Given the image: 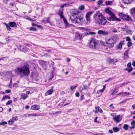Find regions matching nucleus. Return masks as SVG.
Segmentation results:
<instances>
[{"instance_id":"obj_19","label":"nucleus","mask_w":135,"mask_h":135,"mask_svg":"<svg viewBox=\"0 0 135 135\" xmlns=\"http://www.w3.org/2000/svg\"><path fill=\"white\" fill-rule=\"evenodd\" d=\"M133 0H123V2L124 4H129L131 3Z\"/></svg>"},{"instance_id":"obj_15","label":"nucleus","mask_w":135,"mask_h":135,"mask_svg":"<svg viewBox=\"0 0 135 135\" xmlns=\"http://www.w3.org/2000/svg\"><path fill=\"white\" fill-rule=\"evenodd\" d=\"M63 9H60L59 12L58 13V14L60 16L61 18H63L64 19V16L63 15Z\"/></svg>"},{"instance_id":"obj_63","label":"nucleus","mask_w":135,"mask_h":135,"mask_svg":"<svg viewBox=\"0 0 135 135\" xmlns=\"http://www.w3.org/2000/svg\"><path fill=\"white\" fill-rule=\"evenodd\" d=\"M30 91H27L26 92V94L27 95L28 94H30Z\"/></svg>"},{"instance_id":"obj_48","label":"nucleus","mask_w":135,"mask_h":135,"mask_svg":"<svg viewBox=\"0 0 135 135\" xmlns=\"http://www.w3.org/2000/svg\"><path fill=\"white\" fill-rule=\"evenodd\" d=\"M127 67H128L129 68H131V62H129L128 63L127 65Z\"/></svg>"},{"instance_id":"obj_10","label":"nucleus","mask_w":135,"mask_h":135,"mask_svg":"<svg viewBox=\"0 0 135 135\" xmlns=\"http://www.w3.org/2000/svg\"><path fill=\"white\" fill-rule=\"evenodd\" d=\"M54 87V86L52 87L51 89L48 90L45 93V95L47 96L52 94V93L53 88Z\"/></svg>"},{"instance_id":"obj_14","label":"nucleus","mask_w":135,"mask_h":135,"mask_svg":"<svg viewBox=\"0 0 135 135\" xmlns=\"http://www.w3.org/2000/svg\"><path fill=\"white\" fill-rule=\"evenodd\" d=\"M108 60L109 62L113 63L118 61V59H112L109 58Z\"/></svg>"},{"instance_id":"obj_44","label":"nucleus","mask_w":135,"mask_h":135,"mask_svg":"<svg viewBox=\"0 0 135 135\" xmlns=\"http://www.w3.org/2000/svg\"><path fill=\"white\" fill-rule=\"evenodd\" d=\"M100 14H102V13H99V11H97L96 12V13L94 15L95 16H94V17H95L96 16H97V17H98V16Z\"/></svg>"},{"instance_id":"obj_52","label":"nucleus","mask_w":135,"mask_h":135,"mask_svg":"<svg viewBox=\"0 0 135 135\" xmlns=\"http://www.w3.org/2000/svg\"><path fill=\"white\" fill-rule=\"evenodd\" d=\"M128 50H127L124 53V55L126 56H128Z\"/></svg>"},{"instance_id":"obj_7","label":"nucleus","mask_w":135,"mask_h":135,"mask_svg":"<svg viewBox=\"0 0 135 135\" xmlns=\"http://www.w3.org/2000/svg\"><path fill=\"white\" fill-rule=\"evenodd\" d=\"M120 115H118L115 117L113 118V119L114 122H116V123H118L120 121Z\"/></svg>"},{"instance_id":"obj_51","label":"nucleus","mask_w":135,"mask_h":135,"mask_svg":"<svg viewBox=\"0 0 135 135\" xmlns=\"http://www.w3.org/2000/svg\"><path fill=\"white\" fill-rule=\"evenodd\" d=\"M133 70V68L132 67H131V68H129V69H128V73H130Z\"/></svg>"},{"instance_id":"obj_23","label":"nucleus","mask_w":135,"mask_h":135,"mask_svg":"<svg viewBox=\"0 0 135 135\" xmlns=\"http://www.w3.org/2000/svg\"><path fill=\"white\" fill-rule=\"evenodd\" d=\"M112 129L113 131L115 132H117L119 131V128L117 127H113V128Z\"/></svg>"},{"instance_id":"obj_41","label":"nucleus","mask_w":135,"mask_h":135,"mask_svg":"<svg viewBox=\"0 0 135 135\" xmlns=\"http://www.w3.org/2000/svg\"><path fill=\"white\" fill-rule=\"evenodd\" d=\"M12 103V101L11 100L8 101L6 103V105H8L11 104Z\"/></svg>"},{"instance_id":"obj_29","label":"nucleus","mask_w":135,"mask_h":135,"mask_svg":"<svg viewBox=\"0 0 135 135\" xmlns=\"http://www.w3.org/2000/svg\"><path fill=\"white\" fill-rule=\"evenodd\" d=\"M130 12L131 14L132 15L135 14V7L131 9Z\"/></svg>"},{"instance_id":"obj_17","label":"nucleus","mask_w":135,"mask_h":135,"mask_svg":"<svg viewBox=\"0 0 135 135\" xmlns=\"http://www.w3.org/2000/svg\"><path fill=\"white\" fill-rule=\"evenodd\" d=\"M31 109L33 110H38L39 109V107L38 105H34L31 107Z\"/></svg>"},{"instance_id":"obj_49","label":"nucleus","mask_w":135,"mask_h":135,"mask_svg":"<svg viewBox=\"0 0 135 135\" xmlns=\"http://www.w3.org/2000/svg\"><path fill=\"white\" fill-rule=\"evenodd\" d=\"M132 45V44L130 41L128 42L127 44V45L128 47H130Z\"/></svg>"},{"instance_id":"obj_53","label":"nucleus","mask_w":135,"mask_h":135,"mask_svg":"<svg viewBox=\"0 0 135 135\" xmlns=\"http://www.w3.org/2000/svg\"><path fill=\"white\" fill-rule=\"evenodd\" d=\"M11 91L10 89L7 90L5 91V93H11Z\"/></svg>"},{"instance_id":"obj_13","label":"nucleus","mask_w":135,"mask_h":135,"mask_svg":"<svg viewBox=\"0 0 135 135\" xmlns=\"http://www.w3.org/2000/svg\"><path fill=\"white\" fill-rule=\"evenodd\" d=\"M42 22L45 23H50V18L49 17H48L47 18H44L42 20Z\"/></svg>"},{"instance_id":"obj_54","label":"nucleus","mask_w":135,"mask_h":135,"mask_svg":"<svg viewBox=\"0 0 135 135\" xmlns=\"http://www.w3.org/2000/svg\"><path fill=\"white\" fill-rule=\"evenodd\" d=\"M127 33L129 34H132V31L130 30H128L127 31Z\"/></svg>"},{"instance_id":"obj_56","label":"nucleus","mask_w":135,"mask_h":135,"mask_svg":"<svg viewBox=\"0 0 135 135\" xmlns=\"http://www.w3.org/2000/svg\"><path fill=\"white\" fill-rule=\"evenodd\" d=\"M114 93L115 94L117 92H118V89H115L114 90H113Z\"/></svg>"},{"instance_id":"obj_38","label":"nucleus","mask_w":135,"mask_h":135,"mask_svg":"<svg viewBox=\"0 0 135 135\" xmlns=\"http://www.w3.org/2000/svg\"><path fill=\"white\" fill-rule=\"evenodd\" d=\"M12 119H13V120L14 121H17L18 120V117L17 116H15L13 117L12 118Z\"/></svg>"},{"instance_id":"obj_61","label":"nucleus","mask_w":135,"mask_h":135,"mask_svg":"<svg viewBox=\"0 0 135 135\" xmlns=\"http://www.w3.org/2000/svg\"><path fill=\"white\" fill-rule=\"evenodd\" d=\"M108 132L110 133H112L113 132L112 130H109L108 131Z\"/></svg>"},{"instance_id":"obj_47","label":"nucleus","mask_w":135,"mask_h":135,"mask_svg":"<svg viewBox=\"0 0 135 135\" xmlns=\"http://www.w3.org/2000/svg\"><path fill=\"white\" fill-rule=\"evenodd\" d=\"M7 124V123L5 122H3L0 123V125H4Z\"/></svg>"},{"instance_id":"obj_27","label":"nucleus","mask_w":135,"mask_h":135,"mask_svg":"<svg viewBox=\"0 0 135 135\" xmlns=\"http://www.w3.org/2000/svg\"><path fill=\"white\" fill-rule=\"evenodd\" d=\"M27 116L28 117H36L38 116V115L36 113L28 114Z\"/></svg>"},{"instance_id":"obj_24","label":"nucleus","mask_w":135,"mask_h":135,"mask_svg":"<svg viewBox=\"0 0 135 135\" xmlns=\"http://www.w3.org/2000/svg\"><path fill=\"white\" fill-rule=\"evenodd\" d=\"M122 41H121L119 43L117 46V49H120L122 48Z\"/></svg>"},{"instance_id":"obj_39","label":"nucleus","mask_w":135,"mask_h":135,"mask_svg":"<svg viewBox=\"0 0 135 135\" xmlns=\"http://www.w3.org/2000/svg\"><path fill=\"white\" fill-rule=\"evenodd\" d=\"M105 3L106 5H109L111 4H112V2L111 1H108L105 2Z\"/></svg>"},{"instance_id":"obj_42","label":"nucleus","mask_w":135,"mask_h":135,"mask_svg":"<svg viewBox=\"0 0 135 135\" xmlns=\"http://www.w3.org/2000/svg\"><path fill=\"white\" fill-rule=\"evenodd\" d=\"M93 13V12L92 11H91L88 12L86 15L90 17L91 15Z\"/></svg>"},{"instance_id":"obj_28","label":"nucleus","mask_w":135,"mask_h":135,"mask_svg":"<svg viewBox=\"0 0 135 135\" xmlns=\"http://www.w3.org/2000/svg\"><path fill=\"white\" fill-rule=\"evenodd\" d=\"M95 109L96 110L100 113H102L103 112V111L101 108H100L99 107H95Z\"/></svg>"},{"instance_id":"obj_55","label":"nucleus","mask_w":135,"mask_h":135,"mask_svg":"<svg viewBox=\"0 0 135 135\" xmlns=\"http://www.w3.org/2000/svg\"><path fill=\"white\" fill-rule=\"evenodd\" d=\"M126 41H127L129 42L130 41H131V39H130V38L128 37H126Z\"/></svg>"},{"instance_id":"obj_11","label":"nucleus","mask_w":135,"mask_h":135,"mask_svg":"<svg viewBox=\"0 0 135 135\" xmlns=\"http://www.w3.org/2000/svg\"><path fill=\"white\" fill-rule=\"evenodd\" d=\"M122 19L123 20L129 21H131L132 20L131 17L129 16L125 15H124Z\"/></svg>"},{"instance_id":"obj_9","label":"nucleus","mask_w":135,"mask_h":135,"mask_svg":"<svg viewBox=\"0 0 135 135\" xmlns=\"http://www.w3.org/2000/svg\"><path fill=\"white\" fill-rule=\"evenodd\" d=\"M20 49L22 52H26L28 51V49L26 47L23 46H20Z\"/></svg>"},{"instance_id":"obj_40","label":"nucleus","mask_w":135,"mask_h":135,"mask_svg":"<svg viewBox=\"0 0 135 135\" xmlns=\"http://www.w3.org/2000/svg\"><path fill=\"white\" fill-rule=\"evenodd\" d=\"M31 31H36L37 30L36 29L33 27H31L29 29Z\"/></svg>"},{"instance_id":"obj_43","label":"nucleus","mask_w":135,"mask_h":135,"mask_svg":"<svg viewBox=\"0 0 135 135\" xmlns=\"http://www.w3.org/2000/svg\"><path fill=\"white\" fill-rule=\"evenodd\" d=\"M78 86V85L77 84H76L75 85V86H72L70 87V89L71 90H73L76 87Z\"/></svg>"},{"instance_id":"obj_36","label":"nucleus","mask_w":135,"mask_h":135,"mask_svg":"<svg viewBox=\"0 0 135 135\" xmlns=\"http://www.w3.org/2000/svg\"><path fill=\"white\" fill-rule=\"evenodd\" d=\"M123 128L127 130L128 129V126L127 124H124V125Z\"/></svg>"},{"instance_id":"obj_45","label":"nucleus","mask_w":135,"mask_h":135,"mask_svg":"<svg viewBox=\"0 0 135 135\" xmlns=\"http://www.w3.org/2000/svg\"><path fill=\"white\" fill-rule=\"evenodd\" d=\"M26 19L27 20H29L30 21H34L36 20L32 19L31 18H30V17H28L26 18Z\"/></svg>"},{"instance_id":"obj_26","label":"nucleus","mask_w":135,"mask_h":135,"mask_svg":"<svg viewBox=\"0 0 135 135\" xmlns=\"http://www.w3.org/2000/svg\"><path fill=\"white\" fill-rule=\"evenodd\" d=\"M10 97H9L8 95H7L5 96H3L2 99V100H5L6 99H10Z\"/></svg>"},{"instance_id":"obj_35","label":"nucleus","mask_w":135,"mask_h":135,"mask_svg":"<svg viewBox=\"0 0 135 135\" xmlns=\"http://www.w3.org/2000/svg\"><path fill=\"white\" fill-rule=\"evenodd\" d=\"M14 122V121L12 118L8 121V123L9 125H12Z\"/></svg>"},{"instance_id":"obj_30","label":"nucleus","mask_w":135,"mask_h":135,"mask_svg":"<svg viewBox=\"0 0 135 135\" xmlns=\"http://www.w3.org/2000/svg\"><path fill=\"white\" fill-rule=\"evenodd\" d=\"M106 11L107 13H108L110 16L113 14L108 9H106Z\"/></svg>"},{"instance_id":"obj_20","label":"nucleus","mask_w":135,"mask_h":135,"mask_svg":"<svg viewBox=\"0 0 135 135\" xmlns=\"http://www.w3.org/2000/svg\"><path fill=\"white\" fill-rule=\"evenodd\" d=\"M28 97V96L25 93H22L21 95V99L25 100Z\"/></svg>"},{"instance_id":"obj_34","label":"nucleus","mask_w":135,"mask_h":135,"mask_svg":"<svg viewBox=\"0 0 135 135\" xmlns=\"http://www.w3.org/2000/svg\"><path fill=\"white\" fill-rule=\"evenodd\" d=\"M103 2V1L102 0H99L97 3V4L99 6H100V5Z\"/></svg>"},{"instance_id":"obj_60","label":"nucleus","mask_w":135,"mask_h":135,"mask_svg":"<svg viewBox=\"0 0 135 135\" xmlns=\"http://www.w3.org/2000/svg\"><path fill=\"white\" fill-rule=\"evenodd\" d=\"M79 36V37H78V38H79L80 39V38L81 37V35H80V34H77L76 35V36Z\"/></svg>"},{"instance_id":"obj_8","label":"nucleus","mask_w":135,"mask_h":135,"mask_svg":"<svg viewBox=\"0 0 135 135\" xmlns=\"http://www.w3.org/2000/svg\"><path fill=\"white\" fill-rule=\"evenodd\" d=\"M8 25L11 27H16L17 26L16 22H10L8 23Z\"/></svg>"},{"instance_id":"obj_5","label":"nucleus","mask_w":135,"mask_h":135,"mask_svg":"<svg viewBox=\"0 0 135 135\" xmlns=\"http://www.w3.org/2000/svg\"><path fill=\"white\" fill-rule=\"evenodd\" d=\"M98 41L95 38L91 39L89 43V46L90 48L96 49L98 46Z\"/></svg>"},{"instance_id":"obj_4","label":"nucleus","mask_w":135,"mask_h":135,"mask_svg":"<svg viewBox=\"0 0 135 135\" xmlns=\"http://www.w3.org/2000/svg\"><path fill=\"white\" fill-rule=\"evenodd\" d=\"M118 39V37L116 36H114L112 38L107 40L106 43L109 45L108 47L110 48H112L114 46L113 44L115 43Z\"/></svg>"},{"instance_id":"obj_12","label":"nucleus","mask_w":135,"mask_h":135,"mask_svg":"<svg viewBox=\"0 0 135 135\" xmlns=\"http://www.w3.org/2000/svg\"><path fill=\"white\" fill-rule=\"evenodd\" d=\"M98 33L99 34H102L105 35H108V32L107 31H105L103 30H99L98 32Z\"/></svg>"},{"instance_id":"obj_31","label":"nucleus","mask_w":135,"mask_h":135,"mask_svg":"<svg viewBox=\"0 0 135 135\" xmlns=\"http://www.w3.org/2000/svg\"><path fill=\"white\" fill-rule=\"evenodd\" d=\"M135 121L134 120H133L132 121V122L131 123V124L132 126H133L131 128L132 129L134 128H135V127L134 126L135 125Z\"/></svg>"},{"instance_id":"obj_3","label":"nucleus","mask_w":135,"mask_h":135,"mask_svg":"<svg viewBox=\"0 0 135 135\" xmlns=\"http://www.w3.org/2000/svg\"><path fill=\"white\" fill-rule=\"evenodd\" d=\"M95 19L96 22L100 26L104 25L107 22L105 17L102 14H100Z\"/></svg>"},{"instance_id":"obj_33","label":"nucleus","mask_w":135,"mask_h":135,"mask_svg":"<svg viewBox=\"0 0 135 135\" xmlns=\"http://www.w3.org/2000/svg\"><path fill=\"white\" fill-rule=\"evenodd\" d=\"M96 34V33L95 32H89V33H86L85 35H89V34H90L92 35H95Z\"/></svg>"},{"instance_id":"obj_62","label":"nucleus","mask_w":135,"mask_h":135,"mask_svg":"<svg viewBox=\"0 0 135 135\" xmlns=\"http://www.w3.org/2000/svg\"><path fill=\"white\" fill-rule=\"evenodd\" d=\"M132 65L133 66L135 67V61H134L132 62Z\"/></svg>"},{"instance_id":"obj_57","label":"nucleus","mask_w":135,"mask_h":135,"mask_svg":"<svg viewBox=\"0 0 135 135\" xmlns=\"http://www.w3.org/2000/svg\"><path fill=\"white\" fill-rule=\"evenodd\" d=\"M13 87H17L18 86V85L16 83H15L13 85Z\"/></svg>"},{"instance_id":"obj_50","label":"nucleus","mask_w":135,"mask_h":135,"mask_svg":"<svg viewBox=\"0 0 135 135\" xmlns=\"http://www.w3.org/2000/svg\"><path fill=\"white\" fill-rule=\"evenodd\" d=\"M32 26H37L39 28L41 27V26H39V25H36V24H35L34 23H32Z\"/></svg>"},{"instance_id":"obj_6","label":"nucleus","mask_w":135,"mask_h":135,"mask_svg":"<svg viewBox=\"0 0 135 135\" xmlns=\"http://www.w3.org/2000/svg\"><path fill=\"white\" fill-rule=\"evenodd\" d=\"M107 20L110 21H120V19L115 17L113 14L110 16L109 17H108L107 18Z\"/></svg>"},{"instance_id":"obj_59","label":"nucleus","mask_w":135,"mask_h":135,"mask_svg":"<svg viewBox=\"0 0 135 135\" xmlns=\"http://www.w3.org/2000/svg\"><path fill=\"white\" fill-rule=\"evenodd\" d=\"M110 93L112 95L114 94H115L114 93V92L113 90H111L110 91Z\"/></svg>"},{"instance_id":"obj_21","label":"nucleus","mask_w":135,"mask_h":135,"mask_svg":"<svg viewBox=\"0 0 135 135\" xmlns=\"http://www.w3.org/2000/svg\"><path fill=\"white\" fill-rule=\"evenodd\" d=\"M88 88V87L86 85H83V88H82V87H80L79 88V90L81 92H82L83 90H86Z\"/></svg>"},{"instance_id":"obj_16","label":"nucleus","mask_w":135,"mask_h":135,"mask_svg":"<svg viewBox=\"0 0 135 135\" xmlns=\"http://www.w3.org/2000/svg\"><path fill=\"white\" fill-rule=\"evenodd\" d=\"M31 77L33 80L37 81L38 79V77L37 75L35 74H34L31 75Z\"/></svg>"},{"instance_id":"obj_25","label":"nucleus","mask_w":135,"mask_h":135,"mask_svg":"<svg viewBox=\"0 0 135 135\" xmlns=\"http://www.w3.org/2000/svg\"><path fill=\"white\" fill-rule=\"evenodd\" d=\"M104 90L102 89L101 90H99L97 92V94H99V96H100L102 94V93L104 91Z\"/></svg>"},{"instance_id":"obj_1","label":"nucleus","mask_w":135,"mask_h":135,"mask_svg":"<svg viewBox=\"0 0 135 135\" xmlns=\"http://www.w3.org/2000/svg\"><path fill=\"white\" fill-rule=\"evenodd\" d=\"M15 72L21 77L27 76L30 73L29 66L25 65L21 68H17L15 70Z\"/></svg>"},{"instance_id":"obj_18","label":"nucleus","mask_w":135,"mask_h":135,"mask_svg":"<svg viewBox=\"0 0 135 135\" xmlns=\"http://www.w3.org/2000/svg\"><path fill=\"white\" fill-rule=\"evenodd\" d=\"M63 20L66 27H70L71 26V25L68 23L66 19H65V18H64V19H63Z\"/></svg>"},{"instance_id":"obj_58","label":"nucleus","mask_w":135,"mask_h":135,"mask_svg":"<svg viewBox=\"0 0 135 135\" xmlns=\"http://www.w3.org/2000/svg\"><path fill=\"white\" fill-rule=\"evenodd\" d=\"M75 95L77 97H79L80 95L79 93L78 92H76L75 93Z\"/></svg>"},{"instance_id":"obj_22","label":"nucleus","mask_w":135,"mask_h":135,"mask_svg":"<svg viewBox=\"0 0 135 135\" xmlns=\"http://www.w3.org/2000/svg\"><path fill=\"white\" fill-rule=\"evenodd\" d=\"M4 24L5 25L6 27H7V30L11 31L12 30L11 28H10V27L9 26L8 24H7L5 23H4Z\"/></svg>"},{"instance_id":"obj_64","label":"nucleus","mask_w":135,"mask_h":135,"mask_svg":"<svg viewBox=\"0 0 135 135\" xmlns=\"http://www.w3.org/2000/svg\"><path fill=\"white\" fill-rule=\"evenodd\" d=\"M132 107L133 109H135V103L132 105Z\"/></svg>"},{"instance_id":"obj_46","label":"nucleus","mask_w":135,"mask_h":135,"mask_svg":"<svg viewBox=\"0 0 135 135\" xmlns=\"http://www.w3.org/2000/svg\"><path fill=\"white\" fill-rule=\"evenodd\" d=\"M79 8L80 10H83L84 9V7L83 5L79 7Z\"/></svg>"},{"instance_id":"obj_37","label":"nucleus","mask_w":135,"mask_h":135,"mask_svg":"<svg viewBox=\"0 0 135 135\" xmlns=\"http://www.w3.org/2000/svg\"><path fill=\"white\" fill-rule=\"evenodd\" d=\"M86 18L88 22L90 21V17L89 16L86 15Z\"/></svg>"},{"instance_id":"obj_32","label":"nucleus","mask_w":135,"mask_h":135,"mask_svg":"<svg viewBox=\"0 0 135 135\" xmlns=\"http://www.w3.org/2000/svg\"><path fill=\"white\" fill-rule=\"evenodd\" d=\"M124 15L122 13H118V15H119V17L122 19H123V17H124Z\"/></svg>"},{"instance_id":"obj_2","label":"nucleus","mask_w":135,"mask_h":135,"mask_svg":"<svg viewBox=\"0 0 135 135\" xmlns=\"http://www.w3.org/2000/svg\"><path fill=\"white\" fill-rule=\"evenodd\" d=\"M83 18V16L80 13H73L70 17V19L71 21L79 24L81 23V21Z\"/></svg>"}]
</instances>
